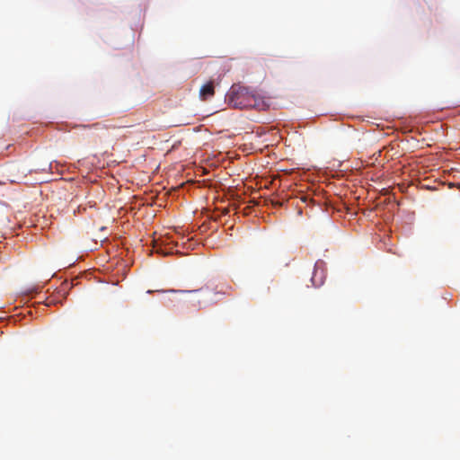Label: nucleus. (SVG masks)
Masks as SVG:
<instances>
[{
	"instance_id": "nucleus-1",
	"label": "nucleus",
	"mask_w": 460,
	"mask_h": 460,
	"mask_svg": "<svg viewBox=\"0 0 460 460\" xmlns=\"http://www.w3.org/2000/svg\"><path fill=\"white\" fill-rule=\"evenodd\" d=\"M227 102L230 106L236 109L263 110L266 106L264 101L249 88L234 84L227 94Z\"/></svg>"
},
{
	"instance_id": "nucleus-2",
	"label": "nucleus",
	"mask_w": 460,
	"mask_h": 460,
	"mask_svg": "<svg viewBox=\"0 0 460 460\" xmlns=\"http://www.w3.org/2000/svg\"><path fill=\"white\" fill-rule=\"evenodd\" d=\"M172 291L176 292L175 290ZM177 292L190 295V302L193 306L199 308L217 302L215 296L218 294L217 292L208 288H200L198 290H178Z\"/></svg>"
},
{
	"instance_id": "nucleus-4",
	"label": "nucleus",
	"mask_w": 460,
	"mask_h": 460,
	"mask_svg": "<svg viewBox=\"0 0 460 460\" xmlns=\"http://www.w3.org/2000/svg\"><path fill=\"white\" fill-rule=\"evenodd\" d=\"M215 95L214 82L209 81L203 84L199 89V98L202 101H208Z\"/></svg>"
},
{
	"instance_id": "nucleus-3",
	"label": "nucleus",
	"mask_w": 460,
	"mask_h": 460,
	"mask_svg": "<svg viewBox=\"0 0 460 460\" xmlns=\"http://www.w3.org/2000/svg\"><path fill=\"white\" fill-rule=\"evenodd\" d=\"M323 261H317L314 264V272L311 278L313 286L317 288L323 284L325 279V270Z\"/></svg>"
}]
</instances>
